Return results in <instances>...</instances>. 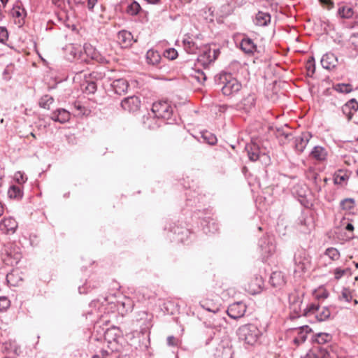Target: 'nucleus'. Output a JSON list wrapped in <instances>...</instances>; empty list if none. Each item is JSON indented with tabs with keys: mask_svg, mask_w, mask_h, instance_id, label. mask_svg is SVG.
Instances as JSON below:
<instances>
[{
	"mask_svg": "<svg viewBox=\"0 0 358 358\" xmlns=\"http://www.w3.org/2000/svg\"><path fill=\"white\" fill-rule=\"evenodd\" d=\"M105 307L101 302L96 308V302L93 300L91 302V316L92 322H94L93 332L91 334L94 339L96 341H102L105 334L106 327L109 322V316L105 312Z\"/></svg>",
	"mask_w": 358,
	"mask_h": 358,
	"instance_id": "obj_1",
	"label": "nucleus"
},
{
	"mask_svg": "<svg viewBox=\"0 0 358 358\" xmlns=\"http://www.w3.org/2000/svg\"><path fill=\"white\" fill-rule=\"evenodd\" d=\"M215 83L224 96H233L242 87L241 83L231 73L227 72L217 74L215 76Z\"/></svg>",
	"mask_w": 358,
	"mask_h": 358,
	"instance_id": "obj_2",
	"label": "nucleus"
},
{
	"mask_svg": "<svg viewBox=\"0 0 358 358\" xmlns=\"http://www.w3.org/2000/svg\"><path fill=\"white\" fill-rule=\"evenodd\" d=\"M237 334L239 340L248 345H253L257 342L262 333L256 325L248 324L240 327Z\"/></svg>",
	"mask_w": 358,
	"mask_h": 358,
	"instance_id": "obj_3",
	"label": "nucleus"
},
{
	"mask_svg": "<svg viewBox=\"0 0 358 358\" xmlns=\"http://www.w3.org/2000/svg\"><path fill=\"white\" fill-rule=\"evenodd\" d=\"M303 316H314L317 321L324 322L331 316V310L327 306L321 307L318 303H311L303 308Z\"/></svg>",
	"mask_w": 358,
	"mask_h": 358,
	"instance_id": "obj_4",
	"label": "nucleus"
},
{
	"mask_svg": "<svg viewBox=\"0 0 358 358\" xmlns=\"http://www.w3.org/2000/svg\"><path fill=\"white\" fill-rule=\"evenodd\" d=\"M152 113L157 119H163L171 124L175 120L172 119L173 108L166 101H160L152 104Z\"/></svg>",
	"mask_w": 358,
	"mask_h": 358,
	"instance_id": "obj_5",
	"label": "nucleus"
},
{
	"mask_svg": "<svg viewBox=\"0 0 358 358\" xmlns=\"http://www.w3.org/2000/svg\"><path fill=\"white\" fill-rule=\"evenodd\" d=\"M311 263V258L307 251L303 248L298 249L294 255V273H304Z\"/></svg>",
	"mask_w": 358,
	"mask_h": 358,
	"instance_id": "obj_6",
	"label": "nucleus"
},
{
	"mask_svg": "<svg viewBox=\"0 0 358 358\" xmlns=\"http://www.w3.org/2000/svg\"><path fill=\"white\" fill-rule=\"evenodd\" d=\"M303 293H300L297 291H294L289 294V302L291 310L290 318L294 320L303 315V310L301 308L302 298Z\"/></svg>",
	"mask_w": 358,
	"mask_h": 358,
	"instance_id": "obj_7",
	"label": "nucleus"
},
{
	"mask_svg": "<svg viewBox=\"0 0 358 358\" xmlns=\"http://www.w3.org/2000/svg\"><path fill=\"white\" fill-rule=\"evenodd\" d=\"M119 338H122V331L118 327L115 326H111L110 327H107L106 329L105 334L103 337V341H105L108 343V347L113 352L120 351V348L116 346L118 343Z\"/></svg>",
	"mask_w": 358,
	"mask_h": 358,
	"instance_id": "obj_8",
	"label": "nucleus"
},
{
	"mask_svg": "<svg viewBox=\"0 0 358 358\" xmlns=\"http://www.w3.org/2000/svg\"><path fill=\"white\" fill-rule=\"evenodd\" d=\"M259 247L264 257L271 255L275 250L273 238L270 236H264L259 240Z\"/></svg>",
	"mask_w": 358,
	"mask_h": 358,
	"instance_id": "obj_9",
	"label": "nucleus"
},
{
	"mask_svg": "<svg viewBox=\"0 0 358 358\" xmlns=\"http://www.w3.org/2000/svg\"><path fill=\"white\" fill-rule=\"evenodd\" d=\"M247 310L246 305L242 301L231 304L227 309V315L231 318L237 320L242 317Z\"/></svg>",
	"mask_w": 358,
	"mask_h": 358,
	"instance_id": "obj_10",
	"label": "nucleus"
},
{
	"mask_svg": "<svg viewBox=\"0 0 358 358\" xmlns=\"http://www.w3.org/2000/svg\"><path fill=\"white\" fill-rule=\"evenodd\" d=\"M312 134L309 132H303L294 138V150L299 154L302 153L306 148Z\"/></svg>",
	"mask_w": 358,
	"mask_h": 358,
	"instance_id": "obj_11",
	"label": "nucleus"
},
{
	"mask_svg": "<svg viewBox=\"0 0 358 358\" xmlns=\"http://www.w3.org/2000/svg\"><path fill=\"white\" fill-rule=\"evenodd\" d=\"M17 221L12 217L3 219L0 222V230L5 234H13L17 228Z\"/></svg>",
	"mask_w": 358,
	"mask_h": 358,
	"instance_id": "obj_12",
	"label": "nucleus"
},
{
	"mask_svg": "<svg viewBox=\"0 0 358 358\" xmlns=\"http://www.w3.org/2000/svg\"><path fill=\"white\" fill-rule=\"evenodd\" d=\"M141 106V101L136 96H128L124 99L121 102V106L125 110L129 112H135L138 110Z\"/></svg>",
	"mask_w": 358,
	"mask_h": 358,
	"instance_id": "obj_13",
	"label": "nucleus"
},
{
	"mask_svg": "<svg viewBox=\"0 0 358 358\" xmlns=\"http://www.w3.org/2000/svg\"><path fill=\"white\" fill-rule=\"evenodd\" d=\"M245 150L248 152V156L250 160L252 162L257 161L262 155H265L264 152L261 150L259 145L256 143L252 142L249 144H247L245 146Z\"/></svg>",
	"mask_w": 358,
	"mask_h": 358,
	"instance_id": "obj_14",
	"label": "nucleus"
},
{
	"mask_svg": "<svg viewBox=\"0 0 358 358\" xmlns=\"http://www.w3.org/2000/svg\"><path fill=\"white\" fill-rule=\"evenodd\" d=\"M50 118L54 122L65 123L70 119V113L64 108H58L52 112Z\"/></svg>",
	"mask_w": 358,
	"mask_h": 358,
	"instance_id": "obj_15",
	"label": "nucleus"
},
{
	"mask_svg": "<svg viewBox=\"0 0 358 358\" xmlns=\"http://www.w3.org/2000/svg\"><path fill=\"white\" fill-rule=\"evenodd\" d=\"M338 64L337 57L333 53H327L321 59L322 66L327 70L334 69Z\"/></svg>",
	"mask_w": 358,
	"mask_h": 358,
	"instance_id": "obj_16",
	"label": "nucleus"
},
{
	"mask_svg": "<svg viewBox=\"0 0 358 358\" xmlns=\"http://www.w3.org/2000/svg\"><path fill=\"white\" fill-rule=\"evenodd\" d=\"M182 44L184 50L187 53L192 55H195L197 53L199 45L194 42L191 36L185 35L182 39Z\"/></svg>",
	"mask_w": 358,
	"mask_h": 358,
	"instance_id": "obj_17",
	"label": "nucleus"
},
{
	"mask_svg": "<svg viewBox=\"0 0 358 358\" xmlns=\"http://www.w3.org/2000/svg\"><path fill=\"white\" fill-rule=\"evenodd\" d=\"M310 157L318 162H324L327 159V151L324 147L316 145L311 150Z\"/></svg>",
	"mask_w": 358,
	"mask_h": 358,
	"instance_id": "obj_18",
	"label": "nucleus"
},
{
	"mask_svg": "<svg viewBox=\"0 0 358 358\" xmlns=\"http://www.w3.org/2000/svg\"><path fill=\"white\" fill-rule=\"evenodd\" d=\"M241 49L246 54L252 55L257 50V45L254 41L248 38L244 37L240 44Z\"/></svg>",
	"mask_w": 358,
	"mask_h": 358,
	"instance_id": "obj_19",
	"label": "nucleus"
},
{
	"mask_svg": "<svg viewBox=\"0 0 358 358\" xmlns=\"http://www.w3.org/2000/svg\"><path fill=\"white\" fill-rule=\"evenodd\" d=\"M111 87L115 94H122L127 91L129 84L125 79L120 78L113 81Z\"/></svg>",
	"mask_w": 358,
	"mask_h": 358,
	"instance_id": "obj_20",
	"label": "nucleus"
},
{
	"mask_svg": "<svg viewBox=\"0 0 358 358\" xmlns=\"http://www.w3.org/2000/svg\"><path fill=\"white\" fill-rule=\"evenodd\" d=\"M132 40L131 33L127 30L120 31L117 34V42L124 48L129 46Z\"/></svg>",
	"mask_w": 358,
	"mask_h": 358,
	"instance_id": "obj_21",
	"label": "nucleus"
},
{
	"mask_svg": "<svg viewBox=\"0 0 358 358\" xmlns=\"http://www.w3.org/2000/svg\"><path fill=\"white\" fill-rule=\"evenodd\" d=\"M271 15L267 12L259 11L255 16L254 23L260 27L267 26L271 22Z\"/></svg>",
	"mask_w": 358,
	"mask_h": 358,
	"instance_id": "obj_22",
	"label": "nucleus"
},
{
	"mask_svg": "<svg viewBox=\"0 0 358 358\" xmlns=\"http://www.w3.org/2000/svg\"><path fill=\"white\" fill-rule=\"evenodd\" d=\"M311 331V329L307 326H302L298 329V334L294 338V343L297 345L304 343L307 338V335L309 332Z\"/></svg>",
	"mask_w": 358,
	"mask_h": 358,
	"instance_id": "obj_23",
	"label": "nucleus"
},
{
	"mask_svg": "<svg viewBox=\"0 0 358 358\" xmlns=\"http://www.w3.org/2000/svg\"><path fill=\"white\" fill-rule=\"evenodd\" d=\"M171 231L176 236V240L182 243L184 242L190 234L187 229L179 227L178 226L171 228Z\"/></svg>",
	"mask_w": 358,
	"mask_h": 358,
	"instance_id": "obj_24",
	"label": "nucleus"
},
{
	"mask_svg": "<svg viewBox=\"0 0 358 358\" xmlns=\"http://www.w3.org/2000/svg\"><path fill=\"white\" fill-rule=\"evenodd\" d=\"M219 53V50H214L213 55L210 49L205 50L202 55H199V60L203 62V63H211L217 59Z\"/></svg>",
	"mask_w": 358,
	"mask_h": 358,
	"instance_id": "obj_25",
	"label": "nucleus"
},
{
	"mask_svg": "<svg viewBox=\"0 0 358 358\" xmlns=\"http://www.w3.org/2000/svg\"><path fill=\"white\" fill-rule=\"evenodd\" d=\"M8 196L10 199L20 200L23 196L22 189L17 185H10L8 190Z\"/></svg>",
	"mask_w": 358,
	"mask_h": 358,
	"instance_id": "obj_26",
	"label": "nucleus"
},
{
	"mask_svg": "<svg viewBox=\"0 0 358 358\" xmlns=\"http://www.w3.org/2000/svg\"><path fill=\"white\" fill-rule=\"evenodd\" d=\"M201 224L205 234H214L218 230V226L213 220H203Z\"/></svg>",
	"mask_w": 358,
	"mask_h": 358,
	"instance_id": "obj_27",
	"label": "nucleus"
},
{
	"mask_svg": "<svg viewBox=\"0 0 358 358\" xmlns=\"http://www.w3.org/2000/svg\"><path fill=\"white\" fill-rule=\"evenodd\" d=\"M161 60V56L157 51L149 50L146 53V61L148 64L153 66L157 65Z\"/></svg>",
	"mask_w": 358,
	"mask_h": 358,
	"instance_id": "obj_28",
	"label": "nucleus"
},
{
	"mask_svg": "<svg viewBox=\"0 0 358 358\" xmlns=\"http://www.w3.org/2000/svg\"><path fill=\"white\" fill-rule=\"evenodd\" d=\"M332 336L328 333H318L313 338V342H315L320 345L329 343L331 341Z\"/></svg>",
	"mask_w": 358,
	"mask_h": 358,
	"instance_id": "obj_29",
	"label": "nucleus"
},
{
	"mask_svg": "<svg viewBox=\"0 0 358 358\" xmlns=\"http://www.w3.org/2000/svg\"><path fill=\"white\" fill-rule=\"evenodd\" d=\"M349 179V174L347 171L341 169L338 170L334 176V181L335 184L342 185Z\"/></svg>",
	"mask_w": 358,
	"mask_h": 358,
	"instance_id": "obj_30",
	"label": "nucleus"
},
{
	"mask_svg": "<svg viewBox=\"0 0 358 358\" xmlns=\"http://www.w3.org/2000/svg\"><path fill=\"white\" fill-rule=\"evenodd\" d=\"M338 14L342 18L349 19L353 16L354 11L352 7L343 5L339 7Z\"/></svg>",
	"mask_w": 358,
	"mask_h": 358,
	"instance_id": "obj_31",
	"label": "nucleus"
},
{
	"mask_svg": "<svg viewBox=\"0 0 358 358\" xmlns=\"http://www.w3.org/2000/svg\"><path fill=\"white\" fill-rule=\"evenodd\" d=\"M54 101L55 99L52 96L45 94L40 98L38 105L42 108L50 110V105L54 102Z\"/></svg>",
	"mask_w": 358,
	"mask_h": 358,
	"instance_id": "obj_32",
	"label": "nucleus"
},
{
	"mask_svg": "<svg viewBox=\"0 0 358 358\" xmlns=\"http://www.w3.org/2000/svg\"><path fill=\"white\" fill-rule=\"evenodd\" d=\"M189 76L200 84H203L206 80V76L201 69H192Z\"/></svg>",
	"mask_w": 358,
	"mask_h": 358,
	"instance_id": "obj_33",
	"label": "nucleus"
},
{
	"mask_svg": "<svg viewBox=\"0 0 358 358\" xmlns=\"http://www.w3.org/2000/svg\"><path fill=\"white\" fill-rule=\"evenodd\" d=\"M143 124L149 129H155L159 127V124L155 120V117L150 115L143 117Z\"/></svg>",
	"mask_w": 358,
	"mask_h": 358,
	"instance_id": "obj_34",
	"label": "nucleus"
},
{
	"mask_svg": "<svg viewBox=\"0 0 358 358\" xmlns=\"http://www.w3.org/2000/svg\"><path fill=\"white\" fill-rule=\"evenodd\" d=\"M270 282L273 287H278L284 283L283 277L280 272L272 273L270 278Z\"/></svg>",
	"mask_w": 358,
	"mask_h": 358,
	"instance_id": "obj_35",
	"label": "nucleus"
},
{
	"mask_svg": "<svg viewBox=\"0 0 358 358\" xmlns=\"http://www.w3.org/2000/svg\"><path fill=\"white\" fill-rule=\"evenodd\" d=\"M333 89L340 93L348 94L352 91V87L350 84L338 83L333 86Z\"/></svg>",
	"mask_w": 358,
	"mask_h": 358,
	"instance_id": "obj_36",
	"label": "nucleus"
},
{
	"mask_svg": "<svg viewBox=\"0 0 358 358\" xmlns=\"http://www.w3.org/2000/svg\"><path fill=\"white\" fill-rule=\"evenodd\" d=\"M256 99L254 95L249 94L242 101V105L247 110H250L255 106Z\"/></svg>",
	"mask_w": 358,
	"mask_h": 358,
	"instance_id": "obj_37",
	"label": "nucleus"
},
{
	"mask_svg": "<svg viewBox=\"0 0 358 358\" xmlns=\"http://www.w3.org/2000/svg\"><path fill=\"white\" fill-rule=\"evenodd\" d=\"M140 10V5L136 1H133L127 6L126 12L130 15H136L139 13Z\"/></svg>",
	"mask_w": 358,
	"mask_h": 358,
	"instance_id": "obj_38",
	"label": "nucleus"
},
{
	"mask_svg": "<svg viewBox=\"0 0 358 358\" xmlns=\"http://www.w3.org/2000/svg\"><path fill=\"white\" fill-rule=\"evenodd\" d=\"M324 255L333 261L337 260L340 257L339 251L336 248L332 247L326 249Z\"/></svg>",
	"mask_w": 358,
	"mask_h": 358,
	"instance_id": "obj_39",
	"label": "nucleus"
},
{
	"mask_svg": "<svg viewBox=\"0 0 358 358\" xmlns=\"http://www.w3.org/2000/svg\"><path fill=\"white\" fill-rule=\"evenodd\" d=\"M215 10L212 7L205 8L203 10V16L204 19L209 22H212L215 18Z\"/></svg>",
	"mask_w": 358,
	"mask_h": 358,
	"instance_id": "obj_40",
	"label": "nucleus"
},
{
	"mask_svg": "<svg viewBox=\"0 0 358 358\" xmlns=\"http://www.w3.org/2000/svg\"><path fill=\"white\" fill-rule=\"evenodd\" d=\"M341 207L343 210H351L355 206V200L352 198H347L342 200L340 203Z\"/></svg>",
	"mask_w": 358,
	"mask_h": 358,
	"instance_id": "obj_41",
	"label": "nucleus"
},
{
	"mask_svg": "<svg viewBox=\"0 0 358 358\" xmlns=\"http://www.w3.org/2000/svg\"><path fill=\"white\" fill-rule=\"evenodd\" d=\"M340 301H345L346 302H350L352 296L351 294V292L348 288L343 287L341 292V294L338 296Z\"/></svg>",
	"mask_w": 358,
	"mask_h": 358,
	"instance_id": "obj_42",
	"label": "nucleus"
},
{
	"mask_svg": "<svg viewBox=\"0 0 358 358\" xmlns=\"http://www.w3.org/2000/svg\"><path fill=\"white\" fill-rule=\"evenodd\" d=\"M306 69L307 71V75L308 76H312L314 74L315 71V60L313 57L308 59V61L306 62Z\"/></svg>",
	"mask_w": 358,
	"mask_h": 358,
	"instance_id": "obj_43",
	"label": "nucleus"
},
{
	"mask_svg": "<svg viewBox=\"0 0 358 358\" xmlns=\"http://www.w3.org/2000/svg\"><path fill=\"white\" fill-rule=\"evenodd\" d=\"M125 309V312L131 311L133 308V303L129 299H125L124 301L118 303V309L120 310V308Z\"/></svg>",
	"mask_w": 358,
	"mask_h": 358,
	"instance_id": "obj_44",
	"label": "nucleus"
},
{
	"mask_svg": "<svg viewBox=\"0 0 358 358\" xmlns=\"http://www.w3.org/2000/svg\"><path fill=\"white\" fill-rule=\"evenodd\" d=\"M349 48L358 52V34H352L349 39Z\"/></svg>",
	"mask_w": 358,
	"mask_h": 358,
	"instance_id": "obj_45",
	"label": "nucleus"
},
{
	"mask_svg": "<svg viewBox=\"0 0 358 358\" xmlns=\"http://www.w3.org/2000/svg\"><path fill=\"white\" fill-rule=\"evenodd\" d=\"M74 107L77 111V113L76 114V115L83 116V115H88L87 113L88 110L85 106H83L80 102H78V101L76 102Z\"/></svg>",
	"mask_w": 358,
	"mask_h": 358,
	"instance_id": "obj_46",
	"label": "nucleus"
},
{
	"mask_svg": "<svg viewBox=\"0 0 358 358\" xmlns=\"http://www.w3.org/2000/svg\"><path fill=\"white\" fill-rule=\"evenodd\" d=\"M10 306V301L6 296H0V312L6 311Z\"/></svg>",
	"mask_w": 358,
	"mask_h": 358,
	"instance_id": "obj_47",
	"label": "nucleus"
},
{
	"mask_svg": "<svg viewBox=\"0 0 358 358\" xmlns=\"http://www.w3.org/2000/svg\"><path fill=\"white\" fill-rule=\"evenodd\" d=\"M350 271V269L349 268L343 269L341 268H336L334 271V278L336 280L341 279L343 275L347 274Z\"/></svg>",
	"mask_w": 358,
	"mask_h": 358,
	"instance_id": "obj_48",
	"label": "nucleus"
},
{
	"mask_svg": "<svg viewBox=\"0 0 358 358\" xmlns=\"http://www.w3.org/2000/svg\"><path fill=\"white\" fill-rule=\"evenodd\" d=\"M14 180L20 185L26 182L27 178L24 176V173L17 171L14 175Z\"/></svg>",
	"mask_w": 358,
	"mask_h": 358,
	"instance_id": "obj_49",
	"label": "nucleus"
},
{
	"mask_svg": "<svg viewBox=\"0 0 358 358\" xmlns=\"http://www.w3.org/2000/svg\"><path fill=\"white\" fill-rule=\"evenodd\" d=\"M8 39V32L5 27H0V43L5 44Z\"/></svg>",
	"mask_w": 358,
	"mask_h": 358,
	"instance_id": "obj_50",
	"label": "nucleus"
},
{
	"mask_svg": "<svg viewBox=\"0 0 358 358\" xmlns=\"http://www.w3.org/2000/svg\"><path fill=\"white\" fill-rule=\"evenodd\" d=\"M164 57L173 60L178 57V52L174 48H169L164 52Z\"/></svg>",
	"mask_w": 358,
	"mask_h": 358,
	"instance_id": "obj_51",
	"label": "nucleus"
},
{
	"mask_svg": "<svg viewBox=\"0 0 358 358\" xmlns=\"http://www.w3.org/2000/svg\"><path fill=\"white\" fill-rule=\"evenodd\" d=\"M349 108L355 113L358 110V101L355 99H352L345 103Z\"/></svg>",
	"mask_w": 358,
	"mask_h": 358,
	"instance_id": "obj_52",
	"label": "nucleus"
},
{
	"mask_svg": "<svg viewBox=\"0 0 358 358\" xmlns=\"http://www.w3.org/2000/svg\"><path fill=\"white\" fill-rule=\"evenodd\" d=\"M342 112L347 117L348 120H350L352 119L354 113H352V110H351L350 108L348 106L346 103H345L342 106Z\"/></svg>",
	"mask_w": 358,
	"mask_h": 358,
	"instance_id": "obj_53",
	"label": "nucleus"
},
{
	"mask_svg": "<svg viewBox=\"0 0 358 358\" xmlns=\"http://www.w3.org/2000/svg\"><path fill=\"white\" fill-rule=\"evenodd\" d=\"M138 320H145V321H150L151 320L152 315H148V313L145 311H142L138 313ZM144 325L148 326L145 322H143V323Z\"/></svg>",
	"mask_w": 358,
	"mask_h": 358,
	"instance_id": "obj_54",
	"label": "nucleus"
},
{
	"mask_svg": "<svg viewBox=\"0 0 358 358\" xmlns=\"http://www.w3.org/2000/svg\"><path fill=\"white\" fill-rule=\"evenodd\" d=\"M314 350L317 352V354L320 355V356L322 357V358H326L329 355L328 350L322 347H315Z\"/></svg>",
	"mask_w": 358,
	"mask_h": 358,
	"instance_id": "obj_55",
	"label": "nucleus"
},
{
	"mask_svg": "<svg viewBox=\"0 0 358 358\" xmlns=\"http://www.w3.org/2000/svg\"><path fill=\"white\" fill-rule=\"evenodd\" d=\"M88 289L89 286L87 284V279H85V282L82 286L78 287V292L80 294H87Z\"/></svg>",
	"mask_w": 358,
	"mask_h": 358,
	"instance_id": "obj_56",
	"label": "nucleus"
},
{
	"mask_svg": "<svg viewBox=\"0 0 358 358\" xmlns=\"http://www.w3.org/2000/svg\"><path fill=\"white\" fill-rule=\"evenodd\" d=\"M22 11L20 10V7L17 6V8H13V15L15 17H20L22 16V12L26 13V11L24 8L22 9Z\"/></svg>",
	"mask_w": 358,
	"mask_h": 358,
	"instance_id": "obj_57",
	"label": "nucleus"
},
{
	"mask_svg": "<svg viewBox=\"0 0 358 358\" xmlns=\"http://www.w3.org/2000/svg\"><path fill=\"white\" fill-rule=\"evenodd\" d=\"M109 353L106 350H101L99 354L94 355L92 358H108Z\"/></svg>",
	"mask_w": 358,
	"mask_h": 358,
	"instance_id": "obj_58",
	"label": "nucleus"
},
{
	"mask_svg": "<svg viewBox=\"0 0 358 358\" xmlns=\"http://www.w3.org/2000/svg\"><path fill=\"white\" fill-rule=\"evenodd\" d=\"M99 92L101 94V96L99 99H96V97H94V98H93V99H94V102H96L97 103H99V104H101L102 102H103V100L105 98L104 94L106 93H105V92L103 90H100ZM92 101V98H91V101Z\"/></svg>",
	"mask_w": 358,
	"mask_h": 358,
	"instance_id": "obj_59",
	"label": "nucleus"
},
{
	"mask_svg": "<svg viewBox=\"0 0 358 358\" xmlns=\"http://www.w3.org/2000/svg\"><path fill=\"white\" fill-rule=\"evenodd\" d=\"M178 340L173 336H170L167 338V344L170 346H175L177 345Z\"/></svg>",
	"mask_w": 358,
	"mask_h": 358,
	"instance_id": "obj_60",
	"label": "nucleus"
},
{
	"mask_svg": "<svg viewBox=\"0 0 358 358\" xmlns=\"http://www.w3.org/2000/svg\"><path fill=\"white\" fill-rule=\"evenodd\" d=\"M210 137L208 138V143L210 144V145H215L217 142V138L215 136L212 135V134H209Z\"/></svg>",
	"mask_w": 358,
	"mask_h": 358,
	"instance_id": "obj_61",
	"label": "nucleus"
},
{
	"mask_svg": "<svg viewBox=\"0 0 358 358\" xmlns=\"http://www.w3.org/2000/svg\"><path fill=\"white\" fill-rule=\"evenodd\" d=\"M309 358H322L319 354L317 353L315 350H313L310 354H308Z\"/></svg>",
	"mask_w": 358,
	"mask_h": 358,
	"instance_id": "obj_62",
	"label": "nucleus"
},
{
	"mask_svg": "<svg viewBox=\"0 0 358 358\" xmlns=\"http://www.w3.org/2000/svg\"><path fill=\"white\" fill-rule=\"evenodd\" d=\"M91 94H94V92L97 90V86L96 83L91 81Z\"/></svg>",
	"mask_w": 358,
	"mask_h": 358,
	"instance_id": "obj_63",
	"label": "nucleus"
},
{
	"mask_svg": "<svg viewBox=\"0 0 358 358\" xmlns=\"http://www.w3.org/2000/svg\"><path fill=\"white\" fill-rule=\"evenodd\" d=\"M115 358H130L127 354L120 353L119 355H114Z\"/></svg>",
	"mask_w": 358,
	"mask_h": 358,
	"instance_id": "obj_64",
	"label": "nucleus"
}]
</instances>
